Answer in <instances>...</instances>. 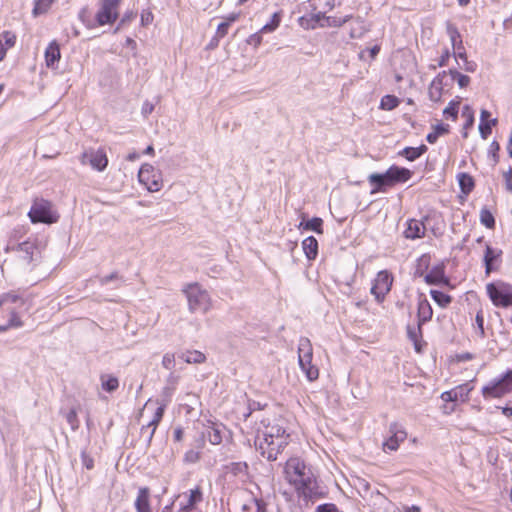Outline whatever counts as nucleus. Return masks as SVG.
<instances>
[{
    "mask_svg": "<svg viewBox=\"0 0 512 512\" xmlns=\"http://www.w3.org/2000/svg\"><path fill=\"white\" fill-rule=\"evenodd\" d=\"M316 17L317 20H320L321 17L325 19L326 25L330 27H339L350 19V16H345L344 18L325 17V15L320 12L316 15Z\"/></svg>",
    "mask_w": 512,
    "mask_h": 512,
    "instance_id": "36",
    "label": "nucleus"
},
{
    "mask_svg": "<svg viewBox=\"0 0 512 512\" xmlns=\"http://www.w3.org/2000/svg\"><path fill=\"white\" fill-rule=\"evenodd\" d=\"M280 21H281V16L279 13H274L272 15V18L270 20L269 23L265 24L261 29H260V32L262 33H271L273 31H275L279 25H280Z\"/></svg>",
    "mask_w": 512,
    "mask_h": 512,
    "instance_id": "39",
    "label": "nucleus"
},
{
    "mask_svg": "<svg viewBox=\"0 0 512 512\" xmlns=\"http://www.w3.org/2000/svg\"><path fill=\"white\" fill-rule=\"evenodd\" d=\"M28 215L33 223H54L57 221V216L51 210V203L43 199L34 201Z\"/></svg>",
    "mask_w": 512,
    "mask_h": 512,
    "instance_id": "12",
    "label": "nucleus"
},
{
    "mask_svg": "<svg viewBox=\"0 0 512 512\" xmlns=\"http://www.w3.org/2000/svg\"><path fill=\"white\" fill-rule=\"evenodd\" d=\"M313 356V348L310 340L301 337L298 344V361L301 370L305 373L309 381H314L319 376V370L311 364Z\"/></svg>",
    "mask_w": 512,
    "mask_h": 512,
    "instance_id": "6",
    "label": "nucleus"
},
{
    "mask_svg": "<svg viewBox=\"0 0 512 512\" xmlns=\"http://www.w3.org/2000/svg\"><path fill=\"white\" fill-rule=\"evenodd\" d=\"M223 433L224 427L215 423L206 426L205 430L202 432L203 436L213 445H218L222 442Z\"/></svg>",
    "mask_w": 512,
    "mask_h": 512,
    "instance_id": "21",
    "label": "nucleus"
},
{
    "mask_svg": "<svg viewBox=\"0 0 512 512\" xmlns=\"http://www.w3.org/2000/svg\"><path fill=\"white\" fill-rule=\"evenodd\" d=\"M6 251L17 253L19 265L25 271H32L41 261V249L35 240L28 239L19 244H13L10 240Z\"/></svg>",
    "mask_w": 512,
    "mask_h": 512,
    "instance_id": "3",
    "label": "nucleus"
},
{
    "mask_svg": "<svg viewBox=\"0 0 512 512\" xmlns=\"http://www.w3.org/2000/svg\"><path fill=\"white\" fill-rule=\"evenodd\" d=\"M458 182H459L461 191L466 195L469 194L474 188V180L467 173H460L458 175Z\"/></svg>",
    "mask_w": 512,
    "mask_h": 512,
    "instance_id": "31",
    "label": "nucleus"
},
{
    "mask_svg": "<svg viewBox=\"0 0 512 512\" xmlns=\"http://www.w3.org/2000/svg\"><path fill=\"white\" fill-rule=\"evenodd\" d=\"M500 150V145L497 141H492V143L489 146L488 153L493 158V165H496L499 162V155L498 152Z\"/></svg>",
    "mask_w": 512,
    "mask_h": 512,
    "instance_id": "52",
    "label": "nucleus"
},
{
    "mask_svg": "<svg viewBox=\"0 0 512 512\" xmlns=\"http://www.w3.org/2000/svg\"><path fill=\"white\" fill-rule=\"evenodd\" d=\"M167 385L168 386H173V388H176L177 384H178V381H179V376L175 375L174 373H171L168 377H167Z\"/></svg>",
    "mask_w": 512,
    "mask_h": 512,
    "instance_id": "62",
    "label": "nucleus"
},
{
    "mask_svg": "<svg viewBox=\"0 0 512 512\" xmlns=\"http://www.w3.org/2000/svg\"><path fill=\"white\" fill-rule=\"evenodd\" d=\"M23 306L24 300L17 294L4 293L0 295V333L10 328L23 326L18 311Z\"/></svg>",
    "mask_w": 512,
    "mask_h": 512,
    "instance_id": "2",
    "label": "nucleus"
},
{
    "mask_svg": "<svg viewBox=\"0 0 512 512\" xmlns=\"http://www.w3.org/2000/svg\"><path fill=\"white\" fill-rule=\"evenodd\" d=\"M199 453L194 450H189L185 453L184 460L188 463H195L199 460Z\"/></svg>",
    "mask_w": 512,
    "mask_h": 512,
    "instance_id": "56",
    "label": "nucleus"
},
{
    "mask_svg": "<svg viewBox=\"0 0 512 512\" xmlns=\"http://www.w3.org/2000/svg\"><path fill=\"white\" fill-rule=\"evenodd\" d=\"M54 0H35L33 15L38 16L48 11Z\"/></svg>",
    "mask_w": 512,
    "mask_h": 512,
    "instance_id": "40",
    "label": "nucleus"
},
{
    "mask_svg": "<svg viewBox=\"0 0 512 512\" xmlns=\"http://www.w3.org/2000/svg\"><path fill=\"white\" fill-rule=\"evenodd\" d=\"M262 440L260 436L257 437L256 447L261 455L268 461H275L278 454L281 453L289 443V436H282L276 439Z\"/></svg>",
    "mask_w": 512,
    "mask_h": 512,
    "instance_id": "8",
    "label": "nucleus"
},
{
    "mask_svg": "<svg viewBox=\"0 0 512 512\" xmlns=\"http://www.w3.org/2000/svg\"><path fill=\"white\" fill-rule=\"evenodd\" d=\"M122 0H101L95 15L96 25L112 24L118 18V9Z\"/></svg>",
    "mask_w": 512,
    "mask_h": 512,
    "instance_id": "11",
    "label": "nucleus"
},
{
    "mask_svg": "<svg viewBox=\"0 0 512 512\" xmlns=\"http://www.w3.org/2000/svg\"><path fill=\"white\" fill-rule=\"evenodd\" d=\"M446 74V71L439 73L431 82L428 89V95L431 101L439 102L441 100L444 85L443 80L446 77Z\"/></svg>",
    "mask_w": 512,
    "mask_h": 512,
    "instance_id": "19",
    "label": "nucleus"
},
{
    "mask_svg": "<svg viewBox=\"0 0 512 512\" xmlns=\"http://www.w3.org/2000/svg\"><path fill=\"white\" fill-rule=\"evenodd\" d=\"M427 151V146L422 144L419 147H406L400 155L404 156L408 161H414Z\"/></svg>",
    "mask_w": 512,
    "mask_h": 512,
    "instance_id": "29",
    "label": "nucleus"
},
{
    "mask_svg": "<svg viewBox=\"0 0 512 512\" xmlns=\"http://www.w3.org/2000/svg\"><path fill=\"white\" fill-rule=\"evenodd\" d=\"M444 401H458V391L450 390L441 395Z\"/></svg>",
    "mask_w": 512,
    "mask_h": 512,
    "instance_id": "57",
    "label": "nucleus"
},
{
    "mask_svg": "<svg viewBox=\"0 0 512 512\" xmlns=\"http://www.w3.org/2000/svg\"><path fill=\"white\" fill-rule=\"evenodd\" d=\"M398 104V98L393 95H386L381 100V108L385 110H392L396 108Z\"/></svg>",
    "mask_w": 512,
    "mask_h": 512,
    "instance_id": "45",
    "label": "nucleus"
},
{
    "mask_svg": "<svg viewBox=\"0 0 512 512\" xmlns=\"http://www.w3.org/2000/svg\"><path fill=\"white\" fill-rule=\"evenodd\" d=\"M80 162L83 165L89 164L97 171H103L108 165V158L103 149H88L81 154Z\"/></svg>",
    "mask_w": 512,
    "mask_h": 512,
    "instance_id": "13",
    "label": "nucleus"
},
{
    "mask_svg": "<svg viewBox=\"0 0 512 512\" xmlns=\"http://www.w3.org/2000/svg\"><path fill=\"white\" fill-rule=\"evenodd\" d=\"M389 431L391 436L383 443V450L396 451L399 444L406 439L407 433L397 423L391 424Z\"/></svg>",
    "mask_w": 512,
    "mask_h": 512,
    "instance_id": "17",
    "label": "nucleus"
},
{
    "mask_svg": "<svg viewBox=\"0 0 512 512\" xmlns=\"http://www.w3.org/2000/svg\"><path fill=\"white\" fill-rule=\"evenodd\" d=\"M202 491L199 487L190 490L188 501L185 505L196 508V505L202 501Z\"/></svg>",
    "mask_w": 512,
    "mask_h": 512,
    "instance_id": "42",
    "label": "nucleus"
},
{
    "mask_svg": "<svg viewBox=\"0 0 512 512\" xmlns=\"http://www.w3.org/2000/svg\"><path fill=\"white\" fill-rule=\"evenodd\" d=\"M425 234V226L422 221L410 219L407 221V227L404 231V236L407 239H418Z\"/></svg>",
    "mask_w": 512,
    "mask_h": 512,
    "instance_id": "20",
    "label": "nucleus"
},
{
    "mask_svg": "<svg viewBox=\"0 0 512 512\" xmlns=\"http://www.w3.org/2000/svg\"><path fill=\"white\" fill-rule=\"evenodd\" d=\"M403 512H420L421 508L417 505H402Z\"/></svg>",
    "mask_w": 512,
    "mask_h": 512,
    "instance_id": "64",
    "label": "nucleus"
},
{
    "mask_svg": "<svg viewBox=\"0 0 512 512\" xmlns=\"http://www.w3.org/2000/svg\"><path fill=\"white\" fill-rule=\"evenodd\" d=\"M462 114L464 117L467 118L465 127L472 126L473 122H474V116H473V111H472L471 107L468 105L464 106Z\"/></svg>",
    "mask_w": 512,
    "mask_h": 512,
    "instance_id": "55",
    "label": "nucleus"
},
{
    "mask_svg": "<svg viewBox=\"0 0 512 512\" xmlns=\"http://www.w3.org/2000/svg\"><path fill=\"white\" fill-rule=\"evenodd\" d=\"M430 295L433 300L442 308L448 306L452 301V298L449 295L438 290H431Z\"/></svg>",
    "mask_w": 512,
    "mask_h": 512,
    "instance_id": "35",
    "label": "nucleus"
},
{
    "mask_svg": "<svg viewBox=\"0 0 512 512\" xmlns=\"http://www.w3.org/2000/svg\"><path fill=\"white\" fill-rule=\"evenodd\" d=\"M162 366L167 370H173L175 367V355L173 353H165L162 358Z\"/></svg>",
    "mask_w": 512,
    "mask_h": 512,
    "instance_id": "50",
    "label": "nucleus"
},
{
    "mask_svg": "<svg viewBox=\"0 0 512 512\" xmlns=\"http://www.w3.org/2000/svg\"><path fill=\"white\" fill-rule=\"evenodd\" d=\"M480 222L487 228L493 229L495 227V219L493 214L487 209L482 208L480 211Z\"/></svg>",
    "mask_w": 512,
    "mask_h": 512,
    "instance_id": "37",
    "label": "nucleus"
},
{
    "mask_svg": "<svg viewBox=\"0 0 512 512\" xmlns=\"http://www.w3.org/2000/svg\"><path fill=\"white\" fill-rule=\"evenodd\" d=\"M503 177L506 184V189L512 193V168L503 173Z\"/></svg>",
    "mask_w": 512,
    "mask_h": 512,
    "instance_id": "58",
    "label": "nucleus"
},
{
    "mask_svg": "<svg viewBox=\"0 0 512 512\" xmlns=\"http://www.w3.org/2000/svg\"><path fill=\"white\" fill-rule=\"evenodd\" d=\"M510 392H512V369L507 371L501 379L491 382L482 389V395L485 398H500Z\"/></svg>",
    "mask_w": 512,
    "mask_h": 512,
    "instance_id": "10",
    "label": "nucleus"
},
{
    "mask_svg": "<svg viewBox=\"0 0 512 512\" xmlns=\"http://www.w3.org/2000/svg\"><path fill=\"white\" fill-rule=\"evenodd\" d=\"M368 179L372 185H375V190H382L385 187L393 186L392 180L388 176V170L383 174H371Z\"/></svg>",
    "mask_w": 512,
    "mask_h": 512,
    "instance_id": "25",
    "label": "nucleus"
},
{
    "mask_svg": "<svg viewBox=\"0 0 512 512\" xmlns=\"http://www.w3.org/2000/svg\"><path fill=\"white\" fill-rule=\"evenodd\" d=\"M180 359L188 364H199L203 363L206 360V356L197 350L194 351H184L178 355Z\"/></svg>",
    "mask_w": 512,
    "mask_h": 512,
    "instance_id": "28",
    "label": "nucleus"
},
{
    "mask_svg": "<svg viewBox=\"0 0 512 512\" xmlns=\"http://www.w3.org/2000/svg\"><path fill=\"white\" fill-rule=\"evenodd\" d=\"M407 335L410 340L414 342L416 351H420V347L418 345V340L422 336V327H419V323L417 324V328L407 326Z\"/></svg>",
    "mask_w": 512,
    "mask_h": 512,
    "instance_id": "38",
    "label": "nucleus"
},
{
    "mask_svg": "<svg viewBox=\"0 0 512 512\" xmlns=\"http://www.w3.org/2000/svg\"><path fill=\"white\" fill-rule=\"evenodd\" d=\"M322 224L323 221L321 218L314 217L306 222H301L299 228H303L305 230H312L315 231L316 233L321 234L323 233Z\"/></svg>",
    "mask_w": 512,
    "mask_h": 512,
    "instance_id": "32",
    "label": "nucleus"
},
{
    "mask_svg": "<svg viewBox=\"0 0 512 512\" xmlns=\"http://www.w3.org/2000/svg\"><path fill=\"white\" fill-rule=\"evenodd\" d=\"M60 59V49L56 42H52L46 48L45 61L48 67H54L55 63Z\"/></svg>",
    "mask_w": 512,
    "mask_h": 512,
    "instance_id": "27",
    "label": "nucleus"
},
{
    "mask_svg": "<svg viewBox=\"0 0 512 512\" xmlns=\"http://www.w3.org/2000/svg\"><path fill=\"white\" fill-rule=\"evenodd\" d=\"M302 247L306 257L309 260H313L316 258L318 254V242L313 236H309L305 238L302 242Z\"/></svg>",
    "mask_w": 512,
    "mask_h": 512,
    "instance_id": "26",
    "label": "nucleus"
},
{
    "mask_svg": "<svg viewBox=\"0 0 512 512\" xmlns=\"http://www.w3.org/2000/svg\"><path fill=\"white\" fill-rule=\"evenodd\" d=\"M65 419L67 423L70 425L73 431H76L79 428V419L77 416V410L75 408L70 409L65 415Z\"/></svg>",
    "mask_w": 512,
    "mask_h": 512,
    "instance_id": "44",
    "label": "nucleus"
},
{
    "mask_svg": "<svg viewBox=\"0 0 512 512\" xmlns=\"http://www.w3.org/2000/svg\"><path fill=\"white\" fill-rule=\"evenodd\" d=\"M281 420H274L273 423L265 419L261 420V424L264 429L262 430V440L268 441L267 439H276L282 436L290 435L286 432V429L280 424Z\"/></svg>",
    "mask_w": 512,
    "mask_h": 512,
    "instance_id": "16",
    "label": "nucleus"
},
{
    "mask_svg": "<svg viewBox=\"0 0 512 512\" xmlns=\"http://www.w3.org/2000/svg\"><path fill=\"white\" fill-rule=\"evenodd\" d=\"M424 280L429 285H449V279L445 276L443 265L434 266L429 273L424 276Z\"/></svg>",
    "mask_w": 512,
    "mask_h": 512,
    "instance_id": "18",
    "label": "nucleus"
},
{
    "mask_svg": "<svg viewBox=\"0 0 512 512\" xmlns=\"http://www.w3.org/2000/svg\"><path fill=\"white\" fill-rule=\"evenodd\" d=\"M150 491L147 487H142L138 491V496L135 501L137 512H151L149 502Z\"/></svg>",
    "mask_w": 512,
    "mask_h": 512,
    "instance_id": "24",
    "label": "nucleus"
},
{
    "mask_svg": "<svg viewBox=\"0 0 512 512\" xmlns=\"http://www.w3.org/2000/svg\"><path fill=\"white\" fill-rule=\"evenodd\" d=\"M447 33L450 37V40L452 42L453 47L455 48L458 44L459 46L462 45L461 35L458 31V29L451 23L447 24Z\"/></svg>",
    "mask_w": 512,
    "mask_h": 512,
    "instance_id": "41",
    "label": "nucleus"
},
{
    "mask_svg": "<svg viewBox=\"0 0 512 512\" xmlns=\"http://www.w3.org/2000/svg\"><path fill=\"white\" fill-rule=\"evenodd\" d=\"M101 385H102V388L111 393V392H114L118 386H119V381L116 377L114 376H111V375H102L101 376Z\"/></svg>",
    "mask_w": 512,
    "mask_h": 512,
    "instance_id": "33",
    "label": "nucleus"
},
{
    "mask_svg": "<svg viewBox=\"0 0 512 512\" xmlns=\"http://www.w3.org/2000/svg\"><path fill=\"white\" fill-rule=\"evenodd\" d=\"M176 388L173 386L166 385L161 392V402L160 404L152 409V418L147 422V424L143 425L141 428V435L146 436L147 440L150 442L158 424L160 423L165 408L168 403L171 401V398L174 394Z\"/></svg>",
    "mask_w": 512,
    "mask_h": 512,
    "instance_id": "5",
    "label": "nucleus"
},
{
    "mask_svg": "<svg viewBox=\"0 0 512 512\" xmlns=\"http://www.w3.org/2000/svg\"><path fill=\"white\" fill-rule=\"evenodd\" d=\"M487 294L495 306H512V285L504 282L489 283L486 286Z\"/></svg>",
    "mask_w": 512,
    "mask_h": 512,
    "instance_id": "7",
    "label": "nucleus"
},
{
    "mask_svg": "<svg viewBox=\"0 0 512 512\" xmlns=\"http://www.w3.org/2000/svg\"><path fill=\"white\" fill-rule=\"evenodd\" d=\"M433 315V310L426 298H420L418 302V311H417V318L419 327H422L424 323L431 320Z\"/></svg>",
    "mask_w": 512,
    "mask_h": 512,
    "instance_id": "22",
    "label": "nucleus"
},
{
    "mask_svg": "<svg viewBox=\"0 0 512 512\" xmlns=\"http://www.w3.org/2000/svg\"><path fill=\"white\" fill-rule=\"evenodd\" d=\"M243 512L255 511V512H266L265 503L262 500L252 498L249 503L242 506Z\"/></svg>",
    "mask_w": 512,
    "mask_h": 512,
    "instance_id": "34",
    "label": "nucleus"
},
{
    "mask_svg": "<svg viewBox=\"0 0 512 512\" xmlns=\"http://www.w3.org/2000/svg\"><path fill=\"white\" fill-rule=\"evenodd\" d=\"M479 133L483 139H487L492 132L491 124L486 122H480Z\"/></svg>",
    "mask_w": 512,
    "mask_h": 512,
    "instance_id": "53",
    "label": "nucleus"
},
{
    "mask_svg": "<svg viewBox=\"0 0 512 512\" xmlns=\"http://www.w3.org/2000/svg\"><path fill=\"white\" fill-rule=\"evenodd\" d=\"M471 390H472V388L469 387V384H464V385L458 386L454 389V391H458V400H462V401H465L468 399V395Z\"/></svg>",
    "mask_w": 512,
    "mask_h": 512,
    "instance_id": "51",
    "label": "nucleus"
},
{
    "mask_svg": "<svg viewBox=\"0 0 512 512\" xmlns=\"http://www.w3.org/2000/svg\"><path fill=\"white\" fill-rule=\"evenodd\" d=\"M286 479L292 484L300 497L311 500L316 495V478L311 468L307 467L300 458L292 457L285 465Z\"/></svg>",
    "mask_w": 512,
    "mask_h": 512,
    "instance_id": "1",
    "label": "nucleus"
},
{
    "mask_svg": "<svg viewBox=\"0 0 512 512\" xmlns=\"http://www.w3.org/2000/svg\"><path fill=\"white\" fill-rule=\"evenodd\" d=\"M16 41V36L10 31H4L0 34V44L4 42L6 48L13 47Z\"/></svg>",
    "mask_w": 512,
    "mask_h": 512,
    "instance_id": "48",
    "label": "nucleus"
},
{
    "mask_svg": "<svg viewBox=\"0 0 512 512\" xmlns=\"http://www.w3.org/2000/svg\"><path fill=\"white\" fill-rule=\"evenodd\" d=\"M182 292L185 294L188 309L191 313L206 314L212 307V300L207 290L198 283L186 284Z\"/></svg>",
    "mask_w": 512,
    "mask_h": 512,
    "instance_id": "4",
    "label": "nucleus"
},
{
    "mask_svg": "<svg viewBox=\"0 0 512 512\" xmlns=\"http://www.w3.org/2000/svg\"><path fill=\"white\" fill-rule=\"evenodd\" d=\"M388 176L390 177L394 185L399 182L408 181L412 176V172L406 168L392 166L388 169Z\"/></svg>",
    "mask_w": 512,
    "mask_h": 512,
    "instance_id": "23",
    "label": "nucleus"
},
{
    "mask_svg": "<svg viewBox=\"0 0 512 512\" xmlns=\"http://www.w3.org/2000/svg\"><path fill=\"white\" fill-rule=\"evenodd\" d=\"M393 283L392 275L386 271H380L371 287V293L375 296L378 302L383 301L385 295L391 290Z\"/></svg>",
    "mask_w": 512,
    "mask_h": 512,
    "instance_id": "14",
    "label": "nucleus"
},
{
    "mask_svg": "<svg viewBox=\"0 0 512 512\" xmlns=\"http://www.w3.org/2000/svg\"><path fill=\"white\" fill-rule=\"evenodd\" d=\"M139 182L150 192H158L163 187L162 174L151 164H143L138 172Z\"/></svg>",
    "mask_w": 512,
    "mask_h": 512,
    "instance_id": "9",
    "label": "nucleus"
},
{
    "mask_svg": "<svg viewBox=\"0 0 512 512\" xmlns=\"http://www.w3.org/2000/svg\"><path fill=\"white\" fill-rule=\"evenodd\" d=\"M501 256L502 250L493 248L489 244H486L483 257L486 275H489L492 271L499 269L501 264Z\"/></svg>",
    "mask_w": 512,
    "mask_h": 512,
    "instance_id": "15",
    "label": "nucleus"
},
{
    "mask_svg": "<svg viewBox=\"0 0 512 512\" xmlns=\"http://www.w3.org/2000/svg\"><path fill=\"white\" fill-rule=\"evenodd\" d=\"M459 101H451L448 106L443 110L445 116L451 117L453 120L457 119Z\"/></svg>",
    "mask_w": 512,
    "mask_h": 512,
    "instance_id": "46",
    "label": "nucleus"
},
{
    "mask_svg": "<svg viewBox=\"0 0 512 512\" xmlns=\"http://www.w3.org/2000/svg\"><path fill=\"white\" fill-rule=\"evenodd\" d=\"M448 132H449V125L439 123L434 126L433 131L427 135L426 139L429 143L433 144L437 141V139L440 136L445 135Z\"/></svg>",
    "mask_w": 512,
    "mask_h": 512,
    "instance_id": "30",
    "label": "nucleus"
},
{
    "mask_svg": "<svg viewBox=\"0 0 512 512\" xmlns=\"http://www.w3.org/2000/svg\"><path fill=\"white\" fill-rule=\"evenodd\" d=\"M262 32L260 30L252 35H250L247 39V43L249 45H253L254 47H258L262 42Z\"/></svg>",
    "mask_w": 512,
    "mask_h": 512,
    "instance_id": "54",
    "label": "nucleus"
},
{
    "mask_svg": "<svg viewBox=\"0 0 512 512\" xmlns=\"http://www.w3.org/2000/svg\"><path fill=\"white\" fill-rule=\"evenodd\" d=\"M475 326L477 329V333L480 338L485 337V330H484V317L482 311H478L475 317Z\"/></svg>",
    "mask_w": 512,
    "mask_h": 512,
    "instance_id": "49",
    "label": "nucleus"
},
{
    "mask_svg": "<svg viewBox=\"0 0 512 512\" xmlns=\"http://www.w3.org/2000/svg\"><path fill=\"white\" fill-rule=\"evenodd\" d=\"M354 25H355V27L351 28L350 36H351V38H360L366 31V29L363 25V21H361L360 19H357L354 22Z\"/></svg>",
    "mask_w": 512,
    "mask_h": 512,
    "instance_id": "47",
    "label": "nucleus"
},
{
    "mask_svg": "<svg viewBox=\"0 0 512 512\" xmlns=\"http://www.w3.org/2000/svg\"><path fill=\"white\" fill-rule=\"evenodd\" d=\"M118 278V274L116 272H113L111 273L110 275H107V276H104V277H101L100 278V284L101 285H106L108 284L110 281L112 280H115Z\"/></svg>",
    "mask_w": 512,
    "mask_h": 512,
    "instance_id": "61",
    "label": "nucleus"
},
{
    "mask_svg": "<svg viewBox=\"0 0 512 512\" xmlns=\"http://www.w3.org/2000/svg\"><path fill=\"white\" fill-rule=\"evenodd\" d=\"M449 75L456 80L460 88H465L470 83V77L459 73L457 70H449Z\"/></svg>",
    "mask_w": 512,
    "mask_h": 512,
    "instance_id": "43",
    "label": "nucleus"
},
{
    "mask_svg": "<svg viewBox=\"0 0 512 512\" xmlns=\"http://www.w3.org/2000/svg\"><path fill=\"white\" fill-rule=\"evenodd\" d=\"M184 435V431L181 427H176L173 432L174 440L177 442L182 441Z\"/></svg>",
    "mask_w": 512,
    "mask_h": 512,
    "instance_id": "63",
    "label": "nucleus"
},
{
    "mask_svg": "<svg viewBox=\"0 0 512 512\" xmlns=\"http://www.w3.org/2000/svg\"><path fill=\"white\" fill-rule=\"evenodd\" d=\"M262 409V406L260 405L259 402H249V405H248V413H245L244 414V417L245 419H247L249 416H251V414L256 411V410H261Z\"/></svg>",
    "mask_w": 512,
    "mask_h": 512,
    "instance_id": "59",
    "label": "nucleus"
},
{
    "mask_svg": "<svg viewBox=\"0 0 512 512\" xmlns=\"http://www.w3.org/2000/svg\"><path fill=\"white\" fill-rule=\"evenodd\" d=\"M228 28H229V22L220 23L217 27L218 37H220V38L224 37L228 32Z\"/></svg>",
    "mask_w": 512,
    "mask_h": 512,
    "instance_id": "60",
    "label": "nucleus"
}]
</instances>
